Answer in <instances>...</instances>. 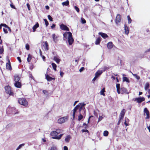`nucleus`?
<instances>
[{"mask_svg": "<svg viewBox=\"0 0 150 150\" xmlns=\"http://www.w3.org/2000/svg\"><path fill=\"white\" fill-rule=\"evenodd\" d=\"M63 40H66L68 39V41L70 45H71L74 41L72 38V34L70 32H66L63 34Z\"/></svg>", "mask_w": 150, "mask_h": 150, "instance_id": "1", "label": "nucleus"}, {"mask_svg": "<svg viewBox=\"0 0 150 150\" xmlns=\"http://www.w3.org/2000/svg\"><path fill=\"white\" fill-rule=\"evenodd\" d=\"M57 134L56 131H53L50 133L51 135L52 136V138L53 139H59L63 135V134H61L57 136Z\"/></svg>", "mask_w": 150, "mask_h": 150, "instance_id": "2", "label": "nucleus"}, {"mask_svg": "<svg viewBox=\"0 0 150 150\" xmlns=\"http://www.w3.org/2000/svg\"><path fill=\"white\" fill-rule=\"evenodd\" d=\"M79 105H80V107L79 108V113H82L84 115H85V109L84 106L86 105V104L84 103H79Z\"/></svg>", "mask_w": 150, "mask_h": 150, "instance_id": "3", "label": "nucleus"}, {"mask_svg": "<svg viewBox=\"0 0 150 150\" xmlns=\"http://www.w3.org/2000/svg\"><path fill=\"white\" fill-rule=\"evenodd\" d=\"M18 103L21 105L26 107L28 105L27 101L25 98H20L18 100Z\"/></svg>", "mask_w": 150, "mask_h": 150, "instance_id": "4", "label": "nucleus"}, {"mask_svg": "<svg viewBox=\"0 0 150 150\" xmlns=\"http://www.w3.org/2000/svg\"><path fill=\"white\" fill-rule=\"evenodd\" d=\"M5 89L6 92L9 95H13V93L11 90V87L9 86H6L5 87Z\"/></svg>", "mask_w": 150, "mask_h": 150, "instance_id": "5", "label": "nucleus"}, {"mask_svg": "<svg viewBox=\"0 0 150 150\" xmlns=\"http://www.w3.org/2000/svg\"><path fill=\"white\" fill-rule=\"evenodd\" d=\"M68 120V117L65 116L60 118L58 119V122L59 124H62L64 123Z\"/></svg>", "mask_w": 150, "mask_h": 150, "instance_id": "6", "label": "nucleus"}, {"mask_svg": "<svg viewBox=\"0 0 150 150\" xmlns=\"http://www.w3.org/2000/svg\"><path fill=\"white\" fill-rule=\"evenodd\" d=\"M80 107V105H77L74 108V109L71 111V112L73 111V114L72 116L73 117V119H74L75 117V114L76 111Z\"/></svg>", "mask_w": 150, "mask_h": 150, "instance_id": "7", "label": "nucleus"}, {"mask_svg": "<svg viewBox=\"0 0 150 150\" xmlns=\"http://www.w3.org/2000/svg\"><path fill=\"white\" fill-rule=\"evenodd\" d=\"M80 107V105H77L74 108V109L71 111V112L73 111V114L72 116L73 117V119H74L75 117V114L76 111Z\"/></svg>", "mask_w": 150, "mask_h": 150, "instance_id": "8", "label": "nucleus"}, {"mask_svg": "<svg viewBox=\"0 0 150 150\" xmlns=\"http://www.w3.org/2000/svg\"><path fill=\"white\" fill-rule=\"evenodd\" d=\"M145 98L144 97L137 98H135L134 101H136L137 103H140L144 100Z\"/></svg>", "mask_w": 150, "mask_h": 150, "instance_id": "9", "label": "nucleus"}, {"mask_svg": "<svg viewBox=\"0 0 150 150\" xmlns=\"http://www.w3.org/2000/svg\"><path fill=\"white\" fill-rule=\"evenodd\" d=\"M144 114H146L147 116L146 118V119H149L150 117V116L149 113V110L146 108H145L144 109Z\"/></svg>", "mask_w": 150, "mask_h": 150, "instance_id": "10", "label": "nucleus"}, {"mask_svg": "<svg viewBox=\"0 0 150 150\" xmlns=\"http://www.w3.org/2000/svg\"><path fill=\"white\" fill-rule=\"evenodd\" d=\"M60 28L63 30H67L69 31V28L66 25H64L63 24H62L60 25Z\"/></svg>", "mask_w": 150, "mask_h": 150, "instance_id": "11", "label": "nucleus"}, {"mask_svg": "<svg viewBox=\"0 0 150 150\" xmlns=\"http://www.w3.org/2000/svg\"><path fill=\"white\" fill-rule=\"evenodd\" d=\"M15 108H11L10 107H8L7 109V111H9V112H11L13 114H16L18 113V112L16 113H15L13 110H15Z\"/></svg>", "mask_w": 150, "mask_h": 150, "instance_id": "12", "label": "nucleus"}, {"mask_svg": "<svg viewBox=\"0 0 150 150\" xmlns=\"http://www.w3.org/2000/svg\"><path fill=\"white\" fill-rule=\"evenodd\" d=\"M120 90L121 93L122 94L124 93H127V94H129V92H127V89L124 87H121L120 88Z\"/></svg>", "mask_w": 150, "mask_h": 150, "instance_id": "13", "label": "nucleus"}, {"mask_svg": "<svg viewBox=\"0 0 150 150\" xmlns=\"http://www.w3.org/2000/svg\"><path fill=\"white\" fill-rule=\"evenodd\" d=\"M121 20L120 19V14H118L117 16L116 19H115V22L117 24H118V23H119Z\"/></svg>", "mask_w": 150, "mask_h": 150, "instance_id": "14", "label": "nucleus"}, {"mask_svg": "<svg viewBox=\"0 0 150 150\" xmlns=\"http://www.w3.org/2000/svg\"><path fill=\"white\" fill-rule=\"evenodd\" d=\"M46 78L48 81H50L52 80H54L55 79V78H53L50 77L48 75H45Z\"/></svg>", "mask_w": 150, "mask_h": 150, "instance_id": "15", "label": "nucleus"}, {"mask_svg": "<svg viewBox=\"0 0 150 150\" xmlns=\"http://www.w3.org/2000/svg\"><path fill=\"white\" fill-rule=\"evenodd\" d=\"M124 30L125 33L127 35L129 32V28L125 24L124 25Z\"/></svg>", "mask_w": 150, "mask_h": 150, "instance_id": "16", "label": "nucleus"}, {"mask_svg": "<svg viewBox=\"0 0 150 150\" xmlns=\"http://www.w3.org/2000/svg\"><path fill=\"white\" fill-rule=\"evenodd\" d=\"M14 84L15 86L18 88H21V83L20 82H15L14 83Z\"/></svg>", "mask_w": 150, "mask_h": 150, "instance_id": "17", "label": "nucleus"}, {"mask_svg": "<svg viewBox=\"0 0 150 150\" xmlns=\"http://www.w3.org/2000/svg\"><path fill=\"white\" fill-rule=\"evenodd\" d=\"M6 68L8 69L11 70V65L10 62L9 60H8V63H7L6 64Z\"/></svg>", "mask_w": 150, "mask_h": 150, "instance_id": "18", "label": "nucleus"}, {"mask_svg": "<svg viewBox=\"0 0 150 150\" xmlns=\"http://www.w3.org/2000/svg\"><path fill=\"white\" fill-rule=\"evenodd\" d=\"M99 34L102 37L105 39L108 37V36L106 34L102 32H100Z\"/></svg>", "mask_w": 150, "mask_h": 150, "instance_id": "19", "label": "nucleus"}, {"mask_svg": "<svg viewBox=\"0 0 150 150\" xmlns=\"http://www.w3.org/2000/svg\"><path fill=\"white\" fill-rule=\"evenodd\" d=\"M52 37L53 38V41L55 42L56 43L57 41V36L55 34H53L52 35Z\"/></svg>", "mask_w": 150, "mask_h": 150, "instance_id": "20", "label": "nucleus"}, {"mask_svg": "<svg viewBox=\"0 0 150 150\" xmlns=\"http://www.w3.org/2000/svg\"><path fill=\"white\" fill-rule=\"evenodd\" d=\"M103 72L102 70H98L96 73L95 75H96L98 77Z\"/></svg>", "mask_w": 150, "mask_h": 150, "instance_id": "21", "label": "nucleus"}, {"mask_svg": "<svg viewBox=\"0 0 150 150\" xmlns=\"http://www.w3.org/2000/svg\"><path fill=\"white\" fill-rule=\"evenodd\" d=\"M39 24L37 22L34 25V26L33 27V31L34 32L36 29L39 27Z\"/></svg>", "mask_w": 150, "mask_h": 150, "instance_id": "22", "label": "nucleus"}, {"mask_svg": "<svg viewBox=\"0 0 150 150\" xmlns=\"http://www.w3.org/2000/svg\"><path fill=\"white\" fill-rule=\"evenodd\" d=\"M20 78L19 76L17 75H15L14 76V81L15 82H19Z\"/></svg>", "mask_w": 150, "mask_h": 150, "instance_id": "23", "label": "nucleus"}, {"mask_svg": "<svg viewBox=\"0 0 150 150\" xmlns=\"http://www.w3.org/2000/svg\"><path fill=\"white\" fill-rule=\"evenodd\" d=\"M54 60L57 64H59L60 61V59L57 57H54Z\"/></svg>", "mask_w": 150, "mask_h": 150, "instance_id": "24", "label": "nucleus"}, {"mask_svg": "<svg viewBox=\"0 0 150 150\" xmlns=\"http://www.w3.org/2000/svg\"><path fill=\"white\" fill-rule=\"evenodd\" d=\"M113 47V44L112 42H109L107 44V47L109 49H111Z\"/></svg>", "mask_w": 150, "mask_h": 150, "instance_id": "25", "label": "nucleus"}, {"mask_svg": "<svg viewBox=\"0 0 150 150\" xmlns=\"http://www.w3.org/2000/svg\"><path fill=\"white\" fill-rule=\"evenodd\" d=\"M48 46V45L47 42V41H45L44 45V47L45 50H49Z\"/></svg>", "mask_w": 150, "mask_h": 150, "instance_id": "26", "label": "nucleus"}, {"mask_svg": "<svg viewBox=\"0 0 150 150\" xmlns=\"http://www.w3.org/2000/svg\"><path fill=\"white\" fill-rule=\"evenodd\" d=\"M71 139V136L69 135H67L65 138V141L67 142H69L70 139Z\"/></svg>", "mask_w": 150, "mask_h": 150, "instance_id": "27", "label": "nucleus"}, {"mask_svg": "<svg viewBox=\"0 0 150 150\" xmlns=\"http://www.w3.org/2000/svg\"><path fill=\"white\" fill-rule=\"evenodd\" d=\"M69 2L68 0H67L66 1L62 2V4L63 6H67L69 5Z\"/></svg>", "mask_w": 150, "mask_h": 150, "instance_id": "28", "label": "nucleus"}, {"mask_svg": "<svg viewBox=\"0 0 150 150\" xmlns=\"http://www.w3.org/2000/svg\"><path fill=\"white\" fill-rule=\"evenodd\" d=\"M48 150H57V148L55 146L53 145L49 148Z\"/></svg>", "mask_w": 150, "mask_h": 150, "instance_id": "29", "label": "nucleus"}, {"mask_svg": "<svg viewBox=\"0 0 150 150\" xmlns=\"http://www.w3.org/2000/svg\"><path fill=\"white\" fill-rule=\"evenodd\" d=\"M100 41V38H98L96 40L95 43L96 45L99 44Z\"/></svg>", "mask_w": 150, "mask_h": 150, "instance_id": "30", "label": "nucleus"}, {"mask_svg": "<svg viewBox=\"0 0 150 150\" xmlns=\"http://www.w3.org/2000/svg\"><path fill=\"white\" fill-rule=\"evenodd\" d=\"M125 112V109H123L121 111L120 115L124 116Z\"/></svg>", "mask_w": 150, "mask_h": 150, "instance_id": "31", "label": "nucleus"}, {"mask_svg": "<svg viewBox=\"0 0 150 150\" xmlns=\"http://www.w3.org/2000/svg\"><path fill=\"white\" fill-rule=\"evenodd\" d=\"M82 114V113H79V114L78 116V120L79 121L81 120L83 118V116Z\"/></svg>", "mask_w": 150, "mask_h": 150, "instance_id": "32", "label": "nucleus"}, {"mask_svg": "<svg viewBox=\"0 0 150 150\" xmlns=\"http://www.w3.org/2000/svg\"><path fill=\"white\" fill-rule=\"evenodd\" d=\"M31 59V56L30 54H29L28 55V57L27 58V60L28 62H30Z\"/></svg>", "mask_w": 150, "mask_h": 150, "instance_id": "33", "label": "nucleus"}, {"mask_svg": "<svg viewBox=\"0 0 150 150\" xmlns=\"http://www.w3.org/2000/svg\"><path fill=\"white\" fill-rule=\"evenodd\" d=\"M52 66L53 69L55 71H56V67H57L56 65L54 63H52Z\"/></svg>", "mask_w": 150, "mask_h": 150, "instance_id": "34", "label": "nucleus"}, {"mask_svg": "<svg viewBox=\"0 0 150 150\" xmlns=\"http://www.w3.org/2000/svg\"><path fill=\"white\" fill-rule=\"evenodd\" d=\"M132 75H133V76L134 77H135L137 80H139L140 79V76H138L137 74H134L132 72Z\"/></svg>", "mask_w": 150, "mask_h": 150, "instance_id": "35", "label": "nucleus"}, {"mask_svg": "<svg viewBox=\"0 0 150 150\" xmlns=\"http://www.w3.org/2000/svg\"><path fill=\"white\" fill-rule=\"evenodd\" d=\"M149 83H147L145 86L144 89L145 90H146L147 89H148V88H149Z\"/></svg>", "mask_w": 150, "mask_h": 150, "instance_id": "36", "label": "nucleus"}, {"mask_svg": "<svg viewBox=\"0 0 150 150\" xmlns=\"http://www.w3.org/2000/svg\"><path fill=\"white\" fill-rule=\"evenodd\" d=\"M105 91V89L104 88H103L100 91V94L101 95H103L104 96H105V94L104 93Z\"/></svg>", "mask_w": 150, "mask_h": 150, "instance_id": "37", "label": "nucleus"}, {"mask_svg": "<svg viewBox=\"0 0 150 150\" xmlns=\"http://www.w3.org/2000/svg\"><path fill=\"white\" fill-rule=\"evenodd\" d=\"M123 81H126L127 82H129V81L127 77H124L123 78Z\"/></svg>", "mask_w": 150, "mask_h": 150, "instance_id": "38", "label": "nucleus"}, {"mask_svg": "<svg viewBox=\"0 0 150 150\" xmlns=\"http://www.w3.org/2000/svg\"><path fill=\"white\" fill-rule=\"evenodd\" d=\"M108 134V132L107 131H105L103 132V135L104 136L106 137Z\"/></svg>", "mask_w": 150, "mask_h": 150, "instance_id": "39", "label": "nucleus"}, {"mask_svg": "<svg viewBox=\"0 0 150 150\" xmlns=\"http://www.w3.org/2000/svg\"><path fill=\"white\" fill-rule=\"evenodd\" d=\"M4 50L3 46H0V54H1L3 53Z\"/></svg>", "mask_w": 150, "mask_h": 150, "instance_id": "40", "label": "nucleus"}, {"mask_svg": "<svg viewBox=\"0 0 150 150\" xmlns=\"http://www.w3.org/2000/svg\"><path fill=\"white\" fill-rule=\"evenodd\" d=\"M127 19H128V23L129 24H130V23H131L132 20L129 16H127Z\"/></svg>", "mask_w": 150, "mask_h": 150, "instance_id": "41", "label": "nucleus"}, {"mask_svg": "<svg viewBox=\"0 0 150 150\" xmlns=\"http://www.w3.org/2000/svg\"><path fill=\"white\" fill-rule=\"evenodd\" d=\"M44 21L45 22V25H46V26L47 27L49 24V23L47 21L46 19H44Z\"/></svg>", "mask_w": 150, "mask_h": 150, "instance_id": "42", "label": "nucleus"}, {"mask_svg": "<svg viewBox=\"0 0 150 150\" xmlns=\"http://www.w3.org/2000/svg\"><path fill=\"white\" fill-rule=\"evenodd\" d=\"M56 131L57 132V134L62 133V130L61 129H58L56 130Z\"/></svg>", "mask_w": 150, "mask_h": 150, "instance_id": "43", "label": "nucleus"}, {"mask_svg": "<svg viewBox=\"0 0 150 150\" xmlns=\"http://www.w3.org/2000/svg\"><path fill=\"white\" fill-rule=\"evenodd\" d=\"M12 126H13V125L12 124H9L6 126V129H8L9 128L12 127Z\"/></svg>", "mask_w": 150, "mask_h": 150, "instance_id": "44", "label": "nucleus"}, {"mask_svg": "<svg viewBox=\"0 0 150 150\" xmlns=\"http://www.w3.org/2000/svg\"><path fill=\"white\" fill-rule=\"evenodd\" d=\"M110 68L109 67H107V66H105L103 67V69H104L103 71H105V70H107Z\"/></svg>", "mask_w": 150, "mask_h": 150, "instance_id": "45", "label": "nucleus"}, {"mask_svg": "<svg viewBox=\"0 0 150 150\" xmlns=\"http://www.w3.org/2000/svg\"><path fill=\"white\" fill-rule=\"evenodd\" d=\"M24 144H22L19 145L18 147L17 148V149H20L22 146H24Z\"/></svg>", "mask_w": 150, "mask_h": 150, "instance_id": "46", "label": "nucleus"}, {"mask_svg": "<svg viewBox=\"0 0 150 150\" xmlns=\"http://www.w3.org/2000/svg\"><path fill=\"white\" fill-rule=\"evenodd\" d=\"M25 48L27 50H29V45L28 44H26L25 45Z\"/></svg>", "mask_w": 150, "mask_h": 150, "instance_id": "47", "label": "nucleus"}, {"mask_svg": "<svg viewBox=\"0 0 150 150\" xmlns=\"http://www.w3.org/2000/svg\"><path fill=\"white\" fill-rule=\"evenodd\" d=\"M81 23H83L84 24L86 23V21L83 18H81Z\"/></svg>", "mask_w": 150, "mask_h": 150, "instance_id": "48", "label": "nucleus"}, {"mask_svg": "<svg viewBox=\"0 0 150 150\" xmlns=\"http://www.w3.org/2000/svg\"><path fill=\"white\" fill-rule=\"evenodd\" d=\"M47 17L49 20H50L51 21H52V18L50 15H48Z\"/></svg>", "mask_w": 150, "mask_h": 150, "instance_id": "49", "label": "nucleus"}, {"mask_svg": "<svg viewBox=\"0 0 150 150\" xmlns=\"http://www.w3.org/2000/svg\"><path fill=\"white\" fill-rule=\"evenodd\" d=\"M98 76H97L96 75H95V76L93 78V79L92 81L93 83L96 80V79L98 78Z\"/></svg>", "mask_w": 150, "mask_h": 150, "instance_id": "50", "label": "nucleus"}, {"mask_svg": "<svg viewBox=\"0 0 150 150\" xmlns=\"http://www.w3.org/2000/svg\"><path fill=\"white\" fill-rule=\"evenodd\" d=\"M74 8H75L76 11H77V12H78V13L79 12V9L78 8V7H77L76 6H74Z\"/></svg>", "mask_w": 150, "mask_h": 150, "instance_id": "51", "label": "nucleus"}, {"mask_svg": "<svg viewBox=\"0 0 150 150\" xmlns=\"http://www.w3.org/2000/svg\"><path fill=\"white\" fill-rule=\"evenodd\" d=\"M103 117L102 116H100L98 118V122H99L101 120L103 119Z\"/></svg>", "mask_w": 150, "mask_h": 150, "instance_id": "52", "label": "nucleus"}, {"mask_svg": "<svg viewBox=\"0 0 150 150\" xmlns=\"http://www.w3.org/2000/svg\"><path fill=\"white\" fill-rule=\"evenodd\" d=\"M1 25L2 26H3L5 28H7L8 26L6 24L4 23H1Z\"/></svg>", "mask_w": 150, "mask_h": 150, "instance_id": "53", "label": "nucleus"}, {"mask_svg": "<svg viewBox=\"0 0 150 150\" xmlns=\"http://www.w3.org/2000/svg\"><path fill=\"white\" fill-rule=\"evenodd\" d=\"M116 87L117 89H120V84L119 83H117L116 85Z\"/></svg>", "mask_w": 150, "mask_h": 150, "instance_id": "54", "label": "nucleus"}, {"mask_svg": "<svg viewBox=\"0 0 150 150\" xmlns=\"http://www.w3.org/2000/svg\"><path fill=\"white\" fill-rule=\"evenodd\" d=\"M124 116L120 115L119 117V120L121 121V120H122Z\"/></svg>", "mask_w": 150, "mask_h": 150, "instance_id": "55", "label": "nucleus"}, {"mask_svg": "<svg viewBox=\"0 0 150 150\" xmlns=\"http://www.w3.org/2000/svg\"><path fill=\"white\" fill-rule=\"evenodd\" d=\"M84 70V67H82L80 69L79 71L81 72Z\"/></svg>", "mask_w": 150, "mask_h": 150, "instance_id": "56", "label": "nucleus"}, {"mask_svg": "<svg viewBox=\"0 0 150 150\" xmlns=\"http://www.w3.org/2000/svg\"><path fill=\"white\" fill-rule=\"evenodd\" d=\"M28 8V10L29 11L30 10V5L29 4L27 3L26 4Z\"/></svg>", "mask_w": 150, "mask_h": 150, "instance_id": "57", "label": "nucleus"}, {"mask_svg": "<svg viewBox=\"0 0 150 150\" xmlns=\"http://www.w3.org/2000/svg\"><path fill=\"white\" fill-rule=\"evenodd\" d=\"M3 31L5 33H8V31L7 30V29H5L4 28H3Z\"/></svg>", "mask_w": 150, "mask_h": 150, "instance_id": "58", "label": "nucleus"}, {"mask_svg": "<svg viewBox=\"0 0 150 150\" xmlns=\"http://www.w3.org/2000/svg\"><path fill=\"white\" fill-rule=\"evenodd\" d=\"M82 132H88V131L87 130V129H82V130H81Z\"/></svg>", "mask_w": 150, "mask_h": 150, "instance_id": "59", "label": "nucleus"}, {"mask_svg": "<svg viewBox=\"0 0 150 150\" xmlns=\"http://www.w3.org/2000/svg\"><path fill=\"white\" fill-rule=\"evenodd\" d=\"M64 74V73L63 72H62V71H60V75L61 76V77H63Z\"/></svg>", "mask_w": 150, "mask_h": 150, "instance_id": "60", "label": "nucleus"}, {"mask_svg": "<svg viewBox=\"0 0 150 150\" xmlns=\"http://www.w3.org/2000/svg\"><path fill=\"white\" fill-rule=\"evenodd\" d=\"M17 59L18 60V61L20 63H21V58L20 57H17Z\"/></svg>", "mask_w": 150, "mask_h": 150, "instance_id": "61", "label": "nucleus"}, {"mask_svg": "<svg viewBox=\"0 0 150 150\" xmlns=\"http://www.w3.org/2000/svg\"><path fill=\"white\" fill-rule=\"evenodd\" d=\"M55 27V25L54 24H53L51 26V27L52 29H53Z\"/></svg>", "mask_w": 150, "mask_h": 150, "instance_id": "62", "label": "nucleus"}, {"mask_svg": "<svg viewBox=\"0 0 150 150\" xmlns=\"http://www.w3.org/2000/svg\"><path fill=\"white\" fill-rule=\"evenodd\" d=\"M10 6L11 7L13 8H15V7L13 4H11L10 5Z\"/></svg>", "mask_w": 150, "mask_h": 150, "instance_id": "63", "label": "nucleus"}, {"mask_svg": "<svg viewBox=\"0 0 150 150\" xmlns=\"http://www.w3.org/2000/svg\"><path fill=\"white\" fill-rule=\"evenodd\" d=\"M64 150H68V147L67 146H64Z\"/></svg>", "mask_w": 150, "mask_h": 150, "instance_id": "64", "label": "nucleus"}]
</instances>
